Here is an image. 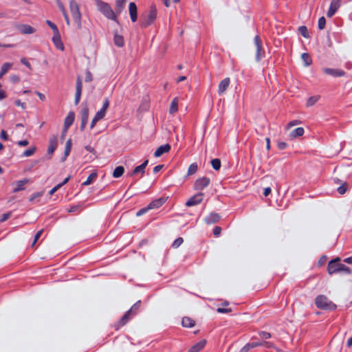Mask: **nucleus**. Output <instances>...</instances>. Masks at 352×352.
<instances>
[{
	"instance_id": "3c124183",
	"label": "nucleus",
	"mask_w": 352,
	"mask_h": 352,
	"mask_svg": "<svg viewBox=\"0 0 352 352\" xmlns=\"http://www.w3.org/2000/svg\"><path fill=\"white\" fill-rule=\"evenodd\" d=\"M217 311L220 314H228L232 311L230 308H223L219 307L217 309Z\"/></svg>"
},
{
	"instance_id": "603ef678",
	"label": "nucleus",
	"mask_w": 352,
	"mask_h": 352,
	"mask_svg": "<svg viewBox=\"0 0 352 352\" xmlns=\"http://www.w3.org/2000/svg\"><path fill=\"white\" fill-rule=\"evenodd\" d=\"M10 80L12 83L16 84L19 82L20 78L18 75L13 74L10 76Z\"/></svg>"
},
{
	"instance_id": "f257e3e1",
	"label": "nucleus",
	"mask_w": 352,
	"mask_h": 352,
	"mask_svg": "<svg viewBox=\"0 0 352 352\" xmlns=\"http://www.w3.org/2000/svg\"><path fill=\"white\" fill-rule=\"evenodd\" d=\"M341 258L336 257L331 260L327 265V272L329 274L342 273L344 274H350L351 269L343 263H340Z\"/></svg>"
},
{
	"instance_id": "09e8293b",
	"label": "nucleus",
	"mask_w": 352,
	"mask_h": 352,
	"mask_svg": "<svg viewBox=\"0 0 352 352\" xmlns=\"http://www.w3.org/2000/svg\"><path fill=\"white\" fill-rule=\"evenodd\" d=\"M12 216V212H8L7 213H4L3 214H2V216L0 218V222L2 223V222H4L6 221V220H8L10 217Z\"/></svg>"
},
{
	"instance_id": "1a4fd4ad",
	"label": "nucleus",
	"mask_w": 352,
	"mask_h": 352,
	"mask_svg": "<svg viewBox=\"0 0 352 352\" xmlns=\"http://www.w3.org/2000/svg\"><path fill=\"white\" fill-rule=\"evenodd\" d=\"M204 193L199 192L194 196L191 197L186 203L188 207L193 206L201 204L204 199Z\"/></svg>"
},
{
	"instance_id": "2f4dec72",
	"label": "nucleus",
	"mask_w": 352,
	"mask_h": 352,
	"mask_svg": "<svg viewBox=\"0 0 352 352\" xmlns=\"http://www.w3.org/2000/svg\"><path fill=\"white\" fill-rule=\"evenodd\" d=\"M304 133H305V130L302 127H298V128L294 129L291 132L290 137L292 138L300 137V136L303 135Z\"/></svg>"
},
{
	"instance_id": "2eb2a0df",
	"label": "nucleus",
	"mask_w": 352,
	"mask_h": 352,
	"mask_svg": "<svg viewBox=\"0 0 352 352\" xmlns=\"http://www.w3.org/2000/svg\"><path fill=\"white\" fill-rule=\"evenodd\" d=\"M16 28L20 33L23 34H30L36 32V30L30 25L19 24Z\"/></svg>"
},
{
	"instance_id": "aec40b11",
	"label": "nucleus",
	"mask_w": 352,
	"mask_h": 352,
	"mask_svg": "<svg viewBox=\"0 0 352 352\" xmlns=\"http://www.w3.org/2000/svg\"><path fill=\"white\" fill-rule=\"evenodd\" d=\"M75 119V114L74 112H69L65 119L64 122V130L65 132L72 125Z\"/></svg>"
},
{
	"instance_id": "412c9836",
	"label": "nucleus",
	"mask_w": 352,
	"mask_h": 352,
	"mask_svg": "<svg viewBox=\"0 0 352 352\" xmlns=\"http://www.w3.org/2000/svg\"><path fill=\"white\" fill-rule=\"evenodd\" d=\"M221 219L220 215L216 212H211L205 218L207 224H212L218 222Z\"/></svg>"
},
{
	"instance_id": "c756f323",
	"label": "nucleus",
	"mask_w": 352,
	"mask_h": 352,
	"mask_svg": "<svg viewBox=\"0 0 352 352\" xmlns=\"http://www.w3.org/2000/svg\"><path fill=\"white\" fill-rule=\"evenodd\" d=\"M12 63H5L2 65L0 69V78H1L3 75H5L12 67Z\"/></svg>"
},
{
	"instance_id": "f03ea898",
	"label": "nucleus",
	"mask_w": 352,
	"mask_h": 352,
	"mask_svg": "<svg viewBox=\"0 0 352 352\" xmlns=\"http://www.w3.org/2000/svg\"><path fill=\"white\" fill-rule=\"evenodd\" d=\"M142 305L141 300L137 301L129 310H128L120 318V320L115 324L116 330L121 327L124 326L131 319H132L140 311Z\"/></svg>"
},
{
	"instance_id": "6e6d98bb",
	"label": "nucleus",
	"mask_w": 352,
	"mask_h": 352,
	"mask_svg": "<svg viewBox=\"0 0 352 352\" xmlns=\"http://www.w3.org/2000/svg\"><path fill=\"white\" fill-rule=\"evenodd\" d=\"M61 188V185H59V184H57L56 186H55L54 188H52L50 192H49V195H54L58 189H60Z\"/></svg>"
},
{
	"instance_id": "c9c22d12",
	"label": "nucleus",
	"mask_w": 352,
	"mask_h": 352,
	"mask_svg": "<svg viewBox=\"0 0 352 352\" xmlns=\"http://www.w3.org/2000/svg\"><path fill=\"white\" fill-rule=\"evenodd\" d=\"M301 58L305 66H309L312 63L311 58L308 53L302 54Z\"/></svg>"
},
{
	"instance_id": "bf43d9fd",
	"label": "nucleus",
	"mask_w": 352,
	"mask_h": 352,
	"mask_svg": "<svg viewBox=\"0 0 352 352\" xmlns=\"http://www.w3.org/2000/svg\"><path fill=\"white\" fill-rule=\"evenodd\" d=\"M15 104L18 107H21L23 109L26 108V104L25 102H22L20 100H16L15 101Z\"/></svg>"
},
{
	"instance_id": "79ce46f5",
	"label": "nucleus",
	"mask_w": 352,
	"mask_h": 352,
	"mask_svg": "<svg viewBox=\"0 0 352 352\" xmlns=\"http://www.w3.org/2000/svg\"><path fill=\"white\" fill-rule=\"evenodd\" d=\"M184 242V239L182 237H178L177 239H176L173 244H172V248H179L182 244V243Z\"/></svg>"
},
{
	"instance_id": "de8ad7c7",
	"label": "nucleus",
	"mask_w": 352,
	"mask_h": 352,
	"mask_svg": "<svg viewBox=\"0 0 352 352\" xmlns=\"http://www.w3.org/2000/svg\"><path fill=\"white\" fill-rule=\"evenodd\" d=\"M258 335L262 339L264 340L269 339L272 337L271 333L267 331H260Z\"/></svg>"
},
{
	"instance_id": "680f3d73",
	"label": "nucleus",
	"mask_w": 352,
	"mask_h": 352,
	"mask_svg": "<svg viewBox=\"0 0 352 352\" xmlns=\"http://www.w3.org/2000/svg\"><path fill=\"white\" fill-rule=\"evenodd\" d=\"M250 346L251 345L250 343L246 344L243 347L241 348L240 352H248L250 349H252Z\"/></svg>"
},
{
	"instance_id": "a18cd8bd",
	"label": "nucleus",
	"mask_w": 352,
	"mask_h": 352,
	"mask_svg": "<svg viewBox=\"0 0 352 352\" xmlns=\"http://www.w3.org/2000/svg\"><path fill=\"white\" fill-rule=\"evenodd\" d=\"M337 190L340 195L344 194L347 190V184L344 183L342 185L338 188Z\"/></svg>"
},
{
	"instance_id": "4c0bfd02",
	"label": "nucleus",
	"mask_w": 352,
	"mask_h": 352,
	"mask_svg": "<svg viewBox=\"0 0 352 352\" xmlns=\"http://www.w3.org/2000/svg\"><path fill=\"white\" fill-rule=\"evenodd\" d=\"M211 165L215 170H219L221 168V163L219 159L215 158L211 160Z\"/></svg>"
},
{
	"instance_id": "72a5a7b5",
	"label": "nucleus",
	"mask_w": 352,
	"mask_h": 352,
	"mask_svg": "<svg viewBox=\"0 0 352 352\" xmlns=\"http://www.w3.org/2000/svg\"><path fill=\"white\" fill-rule=\"evenodd\" d=\"M114 43L118 47H123L124 45V38L122 36L116 34L114 36Z\"/></svg>"
},
{
	"instance_id": "393cba45",
	"label": "nucleus",
	"mask_w": 352,
	"mask_h": 352,
	"mask_svg": "<svg viewBox=\"0 0 352 352\" xmlns=\"http://www.w3.org/2000/svg\"><path fill=\"white\" fill-rule=\"evenodd\" d=\"M28 182L29 179H28L17 181L16 183V187L13 189V192H17L19 191L24 190V186Z\"/></svg>"
},
{
	"instance_id": "39448f33",
	"label": "nucleus",
	"mask_w": 352,
	"mask_h": 352,
	"mask_svg": "<svg viewBox=\"0 0 352 352\" xmlns=\"http://www.w3.org/2000/svg\"><path fill=\"white\" fill-rule=\"evenodd\" d=\"M157 15V10L154 4H152L150 6L149 10L147 14H146L142 20L140 22V25L142 28H147L150 26L156 19Z\"/></svg>"
},
{
	"instance_id": "13d9d810",
	"label": "nucleus",
	"mask_w": 352,
	"mask_h": 352,
	"mask_svg": "<svg viewBox=\"0 0 352 352\" xmlns=\"http://www.w3.org/2000/svg\"><path fill=\"white\" fill-rule=\"evenodd\" d=\"M221 232V228L219 226H215L213 229V234L214 236H218Z\"/></svg>"
},
{
	"instance_id": "e2e57ef3",
	"label": "nucleus",
	"mask_w": 352,
	"mask_h": 352,
	"mask_svg": "<svg viewBox=\"0 0 352 352\" xmlns=\"http://www.w3.org/2000/svg\"><path fill=\"white\" fill-rule=\"evenodd\" d=\"M29 142L27 140H20L17 142V144L20 146H25L28 145Z\"/></svg>"
},
{
	"instance_id": "a19ab883",
	"label": "nucleus",
	"mask_w": 352,
	"mask_h": 352,
	"mask_svg": "<svg viewBox=\"0 0 352 352\" xmlns=\"http://www.w3.org/2000/svg\"><path fill=\"white\" fill-rule=\"evenodd\" d=\"M197 169L198 166L196 163L191 164L188 167V175H191L195 174L197 171Z\"/></svg>"
},
{
	"instance_id": "cd10ccee",
	"label": "nucleus",
	"mask_w": 352,
	"mask_h": 352,
	"mask_svg": "<svg viewBox=\"0 0 352 352\" xmlns=\"http://www.w3.org/2000/svg\"><path fill=\"white\" fill-rule=\"evenodd\" d=\"M72 140H71V139H69L66 142L65 151H64V156L61 158L62 162H64L67 159L68 155H69L71 150H72Z\"/></svg>"
},
{
	"instance_id": "4be33fe9",
	"label": "nucleus",
	"mask_w": 352,
	"mask_h": 352,
	"mask_svg": "<svg viewBox=\"0 0 352 352\" xmlns=\"http://www.w3.org/2000/svg\"><path fill=\"white\" fill-rule=\"evenodd\" d=\"M166 198H164V197H161V198H159V199H157L153 201H151L148 205V208L151 209H155V208H158L160 207H161L166 201Z\"/></svg>"
},
{
	"instance_id": "473e14b6",
	"label": "nucleus",
	"mask_w": 352,
	"mask_h": 352,
	"mask_svg": "<svg viewBox=\"0 0 352 352\" xmlns=\"http://www.w3.org/2000/svg\"><path fill=\"white\" fill-rule=\"evenodd\" d=\"M178 110V99L177 98H173L172 100L170 108H169V113L173 114L177 112Z\"/></svg>"
},
{
	"instance_id": "338daca9",
	"label": "nucleus",
	"mask_w": 352,
	"mask_h": 352,
	"mask_svg": "<svg viewBox=\"0 0 352 352\" xmlns=\"http://www.w3.org/2000/svg\"><path fill=\"white\" fill-rule=\"evenodd\" d=\"M277 146L279 149L283 150V149L286 148L287 144L285 142H278Z\"/></svg>"
},
{
	"instance_id": "9d476101",
	"label": "nucleus",
	"mask_w": 352,
	"mask_h": 352,
	"mask_svg": "<svg viewBox=\"0 0 352 352\" xmlns=\"http://www.w3.org/2000/svg\"><path fill=\"white\" fill-rule=\"evenodd\" d=\"M340 6L341 0H332L327 12V17L331 18L340 8Z\"/></svg>"
},
{
	"instance_id": "0e129e2a",
	"label": "nucleus",
	"mask_w": 352,
	"mask_h": 352,
	"mask_svg": "<svg viewBox=\"0 0 352 352\" xmlns=\"http://www.w3.org/2000/svg\"><path fill=\"white\" fill-rule=\"evenodd\" d=\"M0 137L2 140H7L8 139V136L7 135V133L6 131L4 130H2L1 132V135H0Z\"/></svg>"
},
{
	"instance_id": "c03bdc74",
	"label": "nucleus",
	"mask_w": 352,
	"mask_h": 352,
	"mask_svg": "<svg viewBox=\"0 0 352 352\" xmlns=\"http://www.w3.org/2000/svg\"><path fill=\"white\" fill-rule=\"evenodd\" d=\"M318 96H312L309 98L307 102V106L311 107L313 106L318 100Z\"/></svg>"
},
{
	"instance_id": "ea45409f",
	"label": "nucleus",
	"mask_w": 352,
	"mask_h": 352,
	"mask_svg": "<svg viewBox=\"0 0 352 352\" xmlns=\"http://www.w3.org/2000/svg\"><path fill=\"white\" fill-rule=\"evenodd\" d=\"M36 146H32L27 150H25L23 153L22 154V156L23 157H30V156H32V155H34V153L36 152Z\"/></svg>"
},
{
	"instance_id": "7ed1b4c3",
	"label": "nucleus",
	"mask_w": 352,
	"mask_h": 352,
	"mask_svg": "<svg viewBox=\"0 0 352 352\" xmlns=\"http://www.w3.org/2000/svg\"><path fill=\"white\" fill-rule=\"evenodd\" d=\"M98 9L109 19L117 21V15L110 6L101 0H96Z\"/></svg>"
},
{
	"instance_id": "dca6fc26",
	"label": "nucleus",
	"mask_w": 352,
	"mask_h": 352,
	"mask_svg": "<svg viewBox=\"0 0 352 352\" xmlns=\"http://www.w3.org/2000/svg\"><path fill=\"white\" fill-rule=\"evenodd\" d=\"M230 84V78H226L223 80H222L218 86V94L219 95H223L226 90L228 89L229 85Z\"/></svg>"
},
{
	"instance_id": "a211bd4d",
	"label": "nucleus",
	"mask_w": 352,
	"mask_h": 352,
	"mask_svg": "<svg viewBox=\"0 0 352 352\" xmlns=\"http://www.w3.org/2000/svg\"><path fill=\"white\" fill-rule=\"evenodd\" d=\"M170 150V145L169 144H166L159 146L154 153V156L155 157H159L162 156L163 154L168 153Z\"/></svg>"
},
{
	"instance_id": "b1692460",
	"label": "nucleus",
	"mask_w": 352,
	"mask_h": 352,
	"mask_svg": "<svg viewBox=\"0 0 352 352\" xmlns=\"http://www.w3.org/2000/svg\"><path fill=\"white\" fill-rule=\"evenodd\" d=\"M206 341L205 340H202L193 345L188 352H199L206 345Z\"/></svg>"
},
{
	"instance_id": "4468645a",
	"label": "nucleus",
	"mask_w": 352,
	"mask_h": 352,
	"mask_svg": "<svg viewBox=\"0 0 352 352\" xmlns=\"http://www.w3.org/2000/svg\"><path fill=\"white\" fill-rule=\"evenodd\" d=\"M109 107V100L107 98L104 99L102 108L96 113L95 117L102 120L106 115L107 110Z\"/></svg>"
},
{
	"instance_id": "f8f14e48",
	"label": "nucleus",
	"mask_w": 352,
	"mask_h": 352,
	"mask_svg": "<svg viewBox=\"0 0 352 352\" xmlns=\"http://www.w3.org/2000/svg\"><path fill=\"white\" fill-rule=\"evenodd\" d=\"M82 90V79L80 76L77 77L76 79V94H75V104H78L80 102L81 94Z\"/></svg>"
},
{
	"instance_id": "e433bc0d",
	"label": "nucleus",
	"mask_w": 352,
	"mask_h": 352,
	"mask_svg": "<svg viewBox=\"0 0 352 352\" xmlns=\"http://www.w3.org/2000/svg\"><path fill=\"white\" fill-rule=\"evenodd\" d=\"M96 177H97V173L94 172V173H91L89 175V177H87V180L82 183V185L83 186L90 185L92 183L93 180L95 179Z\"/></svg>"
},
{
	"instance_id": "6ab92c4d",
	"label": "nucleus",
	"mask_w": 352,
	"mask_h": 352,
	"mask_svg": "<svg viewBox=\"0 0 352 352\" xmlns=\"http://www.w3.org/2000/svg\"><path fill=\"white\" fill-rule=\"evenodd\" d=\"M129 11L131 21L135 22L138 19V10L136 4L134 2L129 3Z\"/></svg>"
},
{
	"instance_id": "49530a36",
	"label": "nucleus",
	"mask_w": 352,
	"mask_h": 352,
	"mask_svg": "<svg viewBox=\"0 0 352 352\" xmlns=\"http://www.w3.org/2000/svg\"><path fill=\"white\" fill-rule=\"evenodd\" d=\"M326 25V19L324 16H321L318 19V28L319 30H323Z\"/></svg>"
},
{
	"instance_id": "a878e982",
	"label": "nucleus",
	"mask_w": 352,
	"mask_h": 352,
	"mask_svg": "<svg viewBox=\"0 0 352 352\" xmlns=\"http://www.w3.org/2000/svg\"><path fill=\"white\" fill-rule=\"evenodd\" d=\"M83 208H84V203L80 202L76 205L71 206L70 208L68 210V212L70 213L78 214L79 212H80L82 210Z\"/></svg>"
},
{
	"instance_id": "774afa93",
	"label": "nucleus",
	"mask_w": 352,
	"mask_h": 352,
	"mask_svg": "<svg viewBox=\"0 0 352 352\" xmlns=\"http://www.w3.org/2000/svg\"><path fill=\"white\" fill-rule=\"evenodd\" d=\"M300 123V122L299 120H292V121H291V122H289L288 123V127L294 126L297 125V124H298Z\"/></svg>"
},
{
	"instance_id": "bb28decb",
	"label": "nucleus",
	"mask_w": 352,
	"mask_h": 352,
	"mask_svg": "<svg viewBox=\"0 0 352 352\" xmlns=\"http://www.w3.org/2000/svg\"><path fill=\"white\" fill-rule=\"evenodd\" d=\"M148 163V160H146L142 164L136 166L133 169V170L132 172V175H135L139 173H141L142 175H143L144 173V169H145L146 166H147Z\"/></svg>"
},
{
	"instance_id": "f3484780",
	"label": "nucleus",
	"mask_w": 352,
	"mask_h": 352,
	"mask_svg": "<svg viewBox=\"0 0 352 352\" xmlns=\"http://www.w3.org/2000/svg\"><path fill=\"white\" fill-rule=\"evenodd\" d=\"M58 145V139L56 135H53L49 141V146L47 148V154L52 155L56 150Z\"/></svg>"
},
{
	"instance_id": "7c9ffc66",
	"label": "nucleus",
	"mask_w": 352,
	"mask_h": 352,
	"mask_svg": "<svg viewBox=\"0 0 352 352\" xmlns=\"http://www.w3.org/2000/svg\"><path fill=\"white\" fill-rule=\"evenodd\" d=\"M126 0H116V12L118 14H120L124 8Z\"/></svg>"
},
{
	"instance_id": "423d86ee",
	"label": "nucleus",
	"mask_w": 352,
	"mask_h": 352,
	"mask_svg": "<svg viewBox=\"0 0 352 352\" xmlns=\"http://www.w3.org/2000/svg\"><path fill=\"white\" fill-rule=\"evenodd\" d=\"M315 304L318 308L321 309L333 310L336 308V305L324 295L318 296L315 299Z\"/></svg>"
},
{
	"instance_id": "0eeeda50",
	"label": "nucleus",
	"mask_w": 352,
	"mask_h": 352,
	"mask_svg": "<svg viewBox=\"0 0 352 352\" xmlns=\"http://www.w3.org/2000/svg\"><path fill=\"white\" fill-rule=\"evenodd\" d=\"M254 42L256 45V60L259 62L265 55V52L262 47V41L258 35H256L254 38Z\"/></svg>"
},
{
	"instance_id": "ddd939ff",
	"label": "nucleus",
	"mask_w": 352,
	"mask_h": 352,
	"mask_svg": "<svg viewBox=\"0 0 352 352\" xmlns=\"http://www.w3.org/2000/svg\"><path fill=\"white\" fill-rule=\"evenodd\" d=\"M322 72L327 74L330 75L333 77H342L345 75V72L339 69H334V68H323Z\"/></svg>"
},
{
	"instance_id": "864d4df0",
	"label": "nucleus",
	"mask_w": 352,
	"mask_h": 352,
	"mask_svg": "<svg viewBox=\"0 0 352 352\" xmlns=\"http://www.w3.org/2000/svg\"><path fill=\"white\" fill-rule=\"evenodd\" d=\"M150 210V208H148V206L143 208H141L140 210H139L137 212L136 215L138 217L141 216V215L145 214L146 212H147L148 210Z\"/></svg>"
},
{
	"instance_id": "052dcab7",
	"label": "nucleus",
	"mask_w": 352,
	"mask_h": 352,
	"mask_svg": "<svg viewBox=\"0 0 352 352\" xmlns=\"http://www.w3.org/2000/svg\"><path fill=\"white\" fill-rule=\"evenodd\" d=\"M57 4L63 14L67 12L63 4L59 0H57Z\"/></svg>"
},
{
	"instance_id": "9b49d317",
	"label": "nucleus",
	"mask_w": 352,
	"mask_h": 352,
	"mask_svg": "<svg viewBox=\"0 0 352 352\" xmlns=\"http://www.w3.org/2000/svg\"><path fill=\"white\" fill-rule=\"evenodd\" d=\"M81 124L80 131H84L89 119V109L87 106L82 108L80 111Z\"/></svg>"
},
{
	"instance_id": "58836bf2",
	"label": "nucleus",
	"mask_w": 352,
	"mask_h": 352,
	"mask_svg": "<svg viewBox=\"0 0 352 352\" xmlns=\"http://www.w3.org/2000/svg\"><path fill=\"white\" fill-rule=\"evenodd\" d=\"M298 32L304 38H307L309 37L308 29L306 26H305V25L300 26L298 28Z\"/></svg>"
},
{
	"instance_id": "20e7f679",
	"label": "nucleus",
	"mask_w": 352,
	"mask_h": 352,
	"mask_svg": "<svg viewBox=\"0 0 352 352\" xmlns=\"http://www.w3.org/2000/svg\"><path fill=\"white\" fill-rule=\"evenodd\" d=\"M69 10L72 14V16L77 25L78 29L82 28V14L80 11L79 5L75 0L69 1Z\"/></svg>"
},
{
	"instance_id": "f704fd0d",
	"label": "nucleus",
	"mask_w": 352,
	"mask_h": 352,
	"mask_svg": "<svg viewBox=\"0 0 352 352\" xmlns=\"http://www.w3.org/2000/svg\"><path fill=\"white\" fill-rule=\"evenodd\" d=\"M124 173V168L122 166H117L113 172V177L115 178H118L121 177Z\"/></svg>"
},
{
	"instance_id": "4d7b16f0",
	"label": "nucleus",
	"mask_w": 352,
	"mask_h": 352,
	"mask_svg": "<svg viewBox=\"0 0 352 352\" xmlns=\"http://www.w3.org/2000/svg\"><path fill=\"white\" fill-rule=\"evenodd\" d=\"M42 195H43L42 192H35L31 195V197H30V201H32L34 199L41 197Z\"/></svg>"
},
{
	"instance_id": "6e6552de",
	"label": "nucleus",
	"mask_w": 352,
	"mask_h": 352,
	"mask_svg": "<svg viewBox=\"0 0 352 352\" xmlns=\"http://www.w3.org/2000/svg\"><path fill=\"white\" fill-rule=\"evenodd\" d=\"M210 183V179L207 177L198 178L194 184V188L197 190H201L206 188Z\"/></svg>"
},
{
	"instance_id": "5701e85b",
	"label": "nucleus",
	"mask_w": 352,
	"mask_h": 352,
	"mask_svg": "<svg viewBox=\"0 0 352 352\" xmlns=\"http://www.w3.org/2000/svg\"><path fill=\"white\" fill-rule=\"evenodd\" d=\"M52 41L54 44V45L59 50H64V45L61 41L60 34L59 32H57L56 34H54V36L52 37Z\"/></svg>"
},
{
	"instance_id": "37998d69",
	"label": "nucleus",
	"mask_w": 352,
	"mask_h": 352,
	"mask_svg": "<svg viewBox=\"0 0 352 352\" xmlns=\"http://www.w3.org/2000/svg\"><path fill=\"white\" fill-rule=\"evenodd\" d=\"M46 23L50 27V28L53 31V34H56L57 32H59V30H58V27L56 26V24H54L53 22H52L50 20H47L46 21Z\"/></svg>"
},
{
	"instance_id": "5fc2aeb1",
	"label": "nucleus",
	"mask_w": 352,
	"mask_h": 352,
	"mask_svg": "<svg viewBox=\"0 0 352 352\" xmlns=\"http://www.w3.org/2000/svg\"><path fill=\"white\" fill-rule=\"evenodd\" d=\"M93 80L92 74L91 72L87 71L85 80V82H91Z\"/></svg>"
},
{
	"instance_id": "8fccbe9b",
	"label": "nucleus",
	"mask_w": 352,
	"mask_h": 352,
	"mask_svg": "<svg viewBox=\"0 0 352 352\" xmlns=\"http://www.w3.org/2000/svg\"><path fill=\"white\" fill-rule=\"evenodd\" d=\"M43 232V230H39L34 236V241L32 242V247H33L36 243L37 242V241L39 239V238L41 237L42 233Z\"/></svg>"
},
{
	"instance_id": "69168bd1",
	"label": "nucleus",
	"mask_w": 352,
	"mask_h": 352,
	"mask_svg": "<svg viewBox=\"0 0 352 352\" xmlns=\"http://www.w3.org/2000/svg\"><path fill=\"white\" fill-rule=\"evenodd\" d=\"M21 63L23 65H25V66H26L27 67H28V68H30V67H31V65H30V63L27 60V59H26L25 58H22L21 59Z\"/></svg>"
},
{
	"instance_id": "c85d7f7f",
	"label": "nucleus",
	"mask_w": 352,
	"mask_h": 352,
	"mask_svg": "<svg viewBox=\"0 0 352 352\" xmlns=\"http://www.w3.org/2000/svg\"><path fill=\"white\" fill-rule=\"evenodd\" d=\"M182 324L184 327L190 328L195 326V322L189 317H184L182 320Z\"/></svg>"
}]
</instances>
